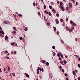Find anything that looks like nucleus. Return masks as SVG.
<instances>
[{"label": "nucleus", "mask_w": 80, "mask_h": 80, "mask_svg": "<svg viewBox=\"0 0 80 80\" xmlns=\"http://www.w3.org/2000/svg\"><path fill=\"white\" fill-rule=\"evenodd\" d=\"M70 23L71 24H72V25H73V26H77V24H75V22H73V21L71 20L70 21Z\"/></svg>", "instance_id": "1"}, {"label": "nucleus", "mask_w": 80, "mask_h": 80, "mask_svg": "<svg viewBox=\"0 0 80 80\" xmlns=\"http://www.w3.org/2000/svg\"><path fill=\"white\" fill-rule=\"evenodd\" d=\"M61 9L62 11H65V8L63 6H60Z\"/></svg>", "instance_id": "2"}, {"label": "nucleus", "mask_w": 80, "mask_h": 80, "mask_svg": "<svg viewBox=\"0 0 80 80\" xmlns=\"http://www.w3.org/2000/svg\"><path fill=\"white\" fill-rule=\"evenodd\" d=\"M0 33H1L2 34V35L5 34V32H4L1 30L0 31Z\"/></svg>", "instance_id": "3"}, {"label": "nucleus", "mask_w": 80, "mask_h": 80, "mask_svg": "<svg viewBox=\"0 0 80 80\" xmlns=\"http://www.w3.org/2000/svg\"><path fill=\"white\" fill-rule=\"evenodd\" d=\"M55 22H56V23L57 24H58V23H59V21H58V19H55Z\"/></svg>", "instance_id": "4"}, {"label": "nucleus", "mask_w": 80, "mask_h": 80, "mask_svg": "<svg viewBox=\"0 0 80 80\" xmlns=\"http://www.w3.org/2000/svg\"><path fill=\"white\" fill-rule=\"evenodd\" d=\"M52 12H53L54 13H56V11L55 10V9H52Z\"/></svg>", "instance_id": "5"}, {"label": "nucleus", "mask_w": 80, "mask_h": 80, "mask_svg": "<svg viewBox=\"0 0 80 80\" xmlns=\"http://www.w3.org/2000/svg\"><path fill=\"white\" fill-rule=\"evenodd\" d=\"M42 62L43 63H44V64H45V63H46V61L45 60H42Z\"/></svg>", "instance_id": "6"}, {"label": "nucleus", "mask_w": 80, "mask_h": 80, "mask_svg": "<svg viewBox=\"0 0 80 80\" xmlns=\"http://www.w3.org/2000/svg\"><path fill=\"white\" fill-rule=\"evenodd\" d=\"M69 7L70 8H72V4L70 2L69 3Z\"/></svg>", "instance_id": "7"}, {"label": "nucleus", "mask_w": 80, "mask_h": 80, "mask_svg": "<svg viewBox=\"0 0 80 80\" xmlns=\"http://www.w3.org/2000/svg\"><path fill=\"white\" fill-rule=\"evenodd\" d=\"M53 28H54V32L56 31L57 30V28H56L55 27H53Z\"/></svg>", "instance_id": "8"}, {"label": "nucleus", "mask_w": 80, "mask_h": 80, "mask_svg": "<svg viewBox=\"0 0 80 80\" xmlns=\"http://www.w3.org/2000/svg\"><path fill=\"white\" fill-rule=\"evenodd\" d=\"M60 7H62V6H63V3L62 2H60Z\"/></svg>", "instance_id": "9"}, {"label": "nucleus", "mask_w": 80, "mask_h": 80, "mask_svg": "<svg viewBox=\"0 0 80 80\" xmlns=\"http://www.w3.org/2000/svg\"><path fill=\"white\" fill-rule=\"evenodd\" d=\"M5 39L6 40H8V36H6L5 38Z\"/></svg>", "instance_id": "10"}, {"label": "nucleus", "mask_w": 80, "mask_h": 80, "mask_svg": "<svg viewBox=\"0 0 80 80\" xmlns=\"http://www.w3.org/2000/svg\"><path fill=\"white\" fill-rule=\"evenodd\" d=\"M38 69H39V70L40 71H42V68H40V67H38Z\"/></svg>", "instance_id": "11"}, {"label": "nucleus", "mask_w": 80, "mask_h": 80, "mask_svg": "<svg viewBox=\"0 0 80 80\" xmlns=\"http://www.w3.org/2000/svg\"><path fill=\"white\" fill-rule=\"evenodd\" d=\"M13 29L14 30H15V31H16V30H17V28H16L14 27H13Z\"/></svg>", "instance_id": "12"}, {"label": "nucleus", "mask_w": 80, "mask_h": 80, "mask_svg": "<svg viewBox=\"0 0 80 80\" xmlns=\"http://www.w3.org/2000/svg\"><path fill=\"white\" fill-rule=\"evenodd\" d=\"M66 10H68L69 9V7H68L67 6L66 8Z\"/></svg>", "instance_id": "13"}, {"label": "nucleus", "mask_w": 80, "mask_h": 80, "mask_svg": "<svg viewBox=\"0 0 80 80\" xmlns=\"http://www.w3.org/2000/svg\"><path fill=\"white\" fill-rule=\"evenodd\" d=\"M24 30H25V31H27V30H28V28H27V27H26L25 28V29H24Z\"/></svg>", "instance_id": "14"}, {"label": "nucleus", "mask_w": 80, "mask_h": 80, "mask_svg": "<svg viewBox=\"0 0 80 80\" xmlns=\"http://www.w3.org/2000/svg\"><path fill=\"white\" fill-rule=\"evenodd\" d=\"M60 55H61V57L62 58H63V55L62 54L60 53Z\"/></svg>", "instance_id": "15"}, {"label": "nucleus", "mask_w": 80, "mask_h": 80, "mask_svg": "<svg viewBox=\"0 0 80 80\" xmlns=\"http://www.w3.org/2000/svg\"><path fill=\"white\" fill-rule=\"evenodd\" d=\"M44 9H46L47 8V7H46V5L45 4L44 5Z\"/></svg>", "instance_id": "16"}, {"label": "nucleus", "mask_w": 80, "mask_h": 80, "mask_svg": "<svg viewBox=\"0 0 80 80\" xmlns=\"http://www.w3.org/2000/svg\"><path fill=\"white\" fill-rule=\"evenodd\" d=\"M12 33H13L14 34H16V33H17V32H16L15 31L12 32Z\"/></svg>", "instance_id": "17"}, {"label": "nucleus", "mask_w": 80, "mask_h": 80, "mask_svg": "<svg viewBox=\"0 0 80 80\" xmlns=\"http://www.w3.org/2000/svg\"><path fill=\"white\" fill-rule=\"evenodd\" d=\"M63 61L64 62V64H66V63H67V61L64 60Z\"/></svg>", "instance_id": "18"}, {"label": "nucleus", "mask_w": 80, "mask_h": 80, "mask_svg": "<svg viewBox=\"0 0 80 80\" xmlns=\"http://www.w3.org/2000/svg\"><path fill=\"white\" fill-rule=\"evenodd\" d=\"M67 30L68 31V30H69V29H68V26L66 27V28Z\"/></svg>", "instance_id": "19"}, {"label": "nucleus", "mask_w": 80, "mask_h": 80, "mask_svg": "<svg viewBox=\"0 0 80 80\" xmlns=\"http://www.w3.org/2000/svg\"><path fill=\"white\" fill-rule=\"evenodd\" d=\"M46 65H47V66H49V63H48V62H46Z\"/></svg>", "instance_id": "20"}, {"label": "nucleus", "mask_w": 80, "mask_h": 80, "mask_svg": "<svg viewBox=\"0 0 80 80\" xmlns=\"http://www.w3.org/2000/svg\"><path fill=\"white\" fill-rule=\"evenodd\" d=\"M12 75L13 76V77H15V73H12Z\"/></svg>", "instance_id": "21"}, {"label": "nucleus", "mask_w": 80, "mask_h": 80, "mask_svg": "<svg viewBox=\"0 0 80 80\" xmlns=\"http://www.w3.org/2000/svg\"><path fill=\"white\" fill-rule=\"evenodd\" d=\"M48 14L49 15H50V16H52V14L51 13V12H49Z\"/></svg>", "instance_id": "22"}, {"label": "nucleus", "mask_w": 80, "mask_h": 80, "mask_svg": "<svg viewBox=\"0 0 80 80\" xmlns=\"http://www.w3.org/2000/svg\"><path fill=\"white\" fill-rule=\"evenodd\" d=\"M44 12L45 13H47V14H48V12L46 10L44 11Z\"/></svg>", "instance_id": "23"}, {"label": "nucleus", "mask_w": 80, "mask_h": 80, "mask_svg": "<svg viewBox=\"0 0 80 80\" xmlns=\"http://www.w3.org/2000/svg\"><path fill=\"white\" fill-rule=\"evenodd\" d=\"M72 73L74 75H75V74H76V73H75V71H73Z\"/></svg>", "instance_id": "24"}, {"label": "nucleus", "mask_w": 80, "mask_h": 80, "mask_svg": "<svg viewBox=\"0 0 80 80\" xmlns=\"http://www.w3.org/2000/svg\"><path fill=\"white\" fill-rule=\"evenodd\" d=\"M8 22L7 21H5L4 22V23H5V24H7Z\"/></svg>", "instance_id": "25"}, {"label": "nucleus", "mask_w": 80, "mask_h": 80, "mask_svg": "<svg viewBox=\"0 0 80 80\" xmlns=\"http://www.w3.org/2000/svg\"><path fill=\"white\" fill-rule=\"evenodd\" d=\"M56 54L55 53V52H53L52 53V55L53 56H55Z\"/></svg>", "instance_id": "26"}, {"label": "nucleus", "mask_w": 80, "mask_h": 80, "mask_svg": "<svg viewBox=\"0 0 80 80\" xmlns=\"http://www.w3.org/2000/svg\"><path fill=\"white\" fill-rule=\"evenodd\" d=\"M49 7L50 9H52V6H49Z\"/></svg>", "instance_id": "27"}, {"label": "nucleus", "mask_w": 80, "mask_h": 80, "mask_svg": "<svg viewBox=\"0 0 80 80\" xmlns=\"http://www.w3.org/2000/svg\"><path fill=\"white\" fill-rule=\"evenodd\" d=\"M56 16L57 17H59V16H60V15H59V14H58V13H57L56 14Z\"/></svg>", "instance_id": "28"}, {"label": "nucleus", "mask_w": 80, "mask_h": 80, "mask_svg": "<svg viewBox=\"0 0 80 80\" xmlns=\"http://www.w3.org/2000/svg\"><path fill=\"white\" fill-rule=\"evenodd\" d=\"M26 77H28V78H29V75L28 74H26Z\"/></svg>", "instance_id": "29"}, {"label": "nucleus", "mask_w": 80, "mask_h": 80, "mask_svg": "<svg viewBox=\"0 0 80 80\" xmlns=\"http://www.w3.org/2000/svg\"><path fill=\"white\" fill-rule=\"evenodd\" d=\"M64 75L66 77H68V74H67V73H65Z\"/></svg>", "instance_id": "30"}, {"label": "nucleus", "mask_w": 80, "mask_h": 80, "mask_svg": "<svg viewBox=\"0 0 80 80\" xmlns=\"http://www.w3.org/2000/svg\"><path fill=\"white\" fill-rule=\"evenodd\" d=\"M18 17H22V15L21 14H19L18 15Z\"/></svg>", "instance_id": "31"}, {"label": "nucleus", "mask_w": 80, "mask_h": 80, "mask_svg": "<svg viewBox=\"0 0 80 80\" xmlns=\"http://www.w3.org/2000/svg\"><path fill=\"white\" fill-rule=\"evenodd\" d=\"M52 48L53 49H55V46H53L52 47Z\"/></svg>", "instance_id": "32"}, {"label": "nucleus", "mask_w": 80, "mask_h": 80, "mask_svg": "<svg viewBox=\"0 0 80 80\" xmlns=\"http://www.w3.org/2000/svg\"><path fill=\"white\" fill-rule=\"evenodd\" d=\"M33 5L34 7H35V2L33 3Z\"/></svg>", "instance_id": "33"}, {"label": "nucleus", "mask_w": 80, "mask_h": 80, "mask_svg": "<svg viewBox=\"0 0 80 80\" xmlns=\"http://www.w3.org/2000/svg\"><path fill=\"white\" fill-rule=\"evenodd\" d=\"M60 22H63V20L62 19H60Z\"/></svg>", "instance_id": "34"}, {"label": "nucleus", "mask_w": 80, "mask_h": 80, "mask_svg": "<svg viewBox=\"0 0 80 80\" xmlns=\"http://www.w3.org/2000/svg\"><path fill=\"white\" fill-rule=\"evenodd\" d=\"M6 58H7V59H10V58L8 57H6Z\"/></svg>", "instance_id": "35"}, {"label": "nucleus", "mask_w": 80, "mask_h": 80, "mask_svg": "<svg viewBox=\"0 0 80 80\" xmlns=\"http://www.w3.org/2000/svg\"><path fill=\"white\" fill-rule=\"evenodd\" d=\"M60 63L62 65H63V61H61Z\"/></svg>", "instance_id": "36"}, {"label": "nucleus", "mask_w": 80, "mask_h": 80, "mask_svg": "<svg viewBox=\"0 0 80 80\" xmlns=\"http://www.w3.org/2000/svg\"><path fill=\"white\" fill-rule=\"evenodd\" d=\"M59 60H62V58L60 57L59 58Z\"/></svg>", "instance_id": "37"}, {"label": "nucleus", "mask_w": 80, "mask_h": 80, "mask_svg": "<svg viewBox=\"0 0 80 80\" xmlns=\"http://www.w3.org/2000/svg\"><path fill=\"white\" fill-rule=\"evenodd\" d=\"M8 69L9 72H10V67H8Z\"/></svg>", "instance_id": "38"}, {"label": "nucleus", "mask_w": 80, "mask_h": 80, "mask_svg": "<svg viewBox=\"0 0 80 80\" xmlns=\"http://www.w3.org/2000/svg\"><path fill=\"white\" fill-rule=\"evenodd\" d=\"M11 45H15V43L12 42L11 43Z\"/></svg>", "instance_id": "39"}, {"label": "nucleus", "mask_w": 80, "mask_h": 80, "mask_svg": "<svg viewBox=\"0 0 80 80\" xmlns=\"http://www.w3.org/2000/svg\"><path fill=\"white\" fill-rule=\"evenodd\" d=\"M22 38H22V37H20L19 38V39H20L21 40H22Z\"/></svg>", "instance_id": "40"}, {"label": "nucleus", "mask_w": 80, "mask_h": 80, "mask_svg": "<svg viewBox=\"0 0 80 80\" xmlns=\"http://www.w3.org/2000/svg\"><path fill=\"white\" fill-rule=\"evenodd\" d=\"M78 67L79 68H80V64H78Z\"/></svg>", "instance_id": "41"}, {"label": "nucleus", "mask_w": 80, "mask_h": 80, "mask_svg": "<svg viewBox=\"0 0 80 80\" xmlns=\"http://www.w3.org/2000/svg\"><path fill=\"white\" fill-rule=\"evenodd\" d=\"M62 71L63 73H64V72H65V71H64V70H63V69H62Z\"/></svg>", "instance_id": "42"}, {"label": "nucleus", "mask_w": 80, "mask_h": 80, "mask_svg": "<svg viewBox=\"0 0 80 80\" xmlns=\"http://www.w3.org/2000/svg\"><path fill=\"white\" fill-rule=\"evenodd\" d=\"M57 55H58V57H60V54H58Z\"/></svg>", "instance_id": "43"}, {"label": "nucleus", "mask_w": 80, "mask_h": 80, "mask_svg": "<svg viewBox=\"0 0 80 80\" xmlns=\"http://www.w3.org/2000/svg\"><path fill=\"white\" fill-rule=\"evenodd\" d=\"M59 68H60V69H62V66H60L59 67Z\"/></svg>", "instance_id": "44"}, {"label": "nucleus", "mask_w": 80, "mask_h": 80, "mask_svg": "<svg viewBox=\"0 0 80 80\" xmlns=\"http://www.w3.org/2000/svg\"><path fill=\"white\" fill-rule=\"evenodd\" d=\"M38 15H40V12H38Z\"/></svg>", "instance_id": "45"}, {"label": "nucleus", "mask_w": 80, "mask_h": 80, "mask_svg": "<svg viewBox=\"0 0 80 80\" xmlns=\"http://www.w3.org/2000/svg\"><path fill=\"white\" fill-rule=\"evenodd\" d=\"M0 30H2V28L1 26H0Z\"/></svg>", "instance_id": "46"}, {"label": "nucleus", "mask_w": 80, "mask_h": 80, "mask_svg": "<svg viewBox=\"0 0 80 80\" xmlns=\"http://www.w3.org/2000/svg\"><path fill=\"white\" fill-rule=\"evenodd\" d=\"M71 28H72V30H73V29H74V27H72Z\"/></svg>", "instance_id": "47"}, {"label": "nucleus", "mask_w": 80, "mask_h": 80, "mask_svg": "<svg viewBox=\"0 0 80 80\" xmlns=\"http://www.w3.org/2000/svg\"><path fill=\"white\" fill-rule=\"evenodd\" d=\"M65 57L66 58H68V57L67 55H65Z\"/></svg>", "instance_id": "48"}, {"label": "nucleus", "mask_w": 80, "mask_h": 80, "mask_svg": "<svg viewBox=\"0 0 80 80\" xmlns=\"http://www.w3.org/2000/svg\"><path fill=\"white\" fill-rule=\"evenodd\" d=\"M5 53H8V51H5Z\"/></svg>", "instance_id": "49"}, {"label": "nucleus", "mask_w": 80, "mask_h": 80, "mask_svg": "<svg viewBox=\"0 0 80 80\" xmlns=\"http://www.w3.org/2000/svg\"><path fill=\"white\" fill-rule=\"evenodd\" d=\"M47 25H50V23L48 22Z\"/></svg>", "instance_id": "50"}, {"label": "nucleus", "mask_w": 80, "mask_h": 80, "mask_svg": "<svg viewBox=\"0 0 80 80\" xmlns=\"http://www.w3.org/2000/svg\"><path fill=\"white\" fill-rule=\"evenodd\" d=\"M78 80H80V77H78Z\"/></svg>", "instance_id": "51"}, {"label": "nucleus", "mask_w": 80, "mask_h": 80, "mask_svg": "<svg viewBox=\"0 0 80 80\" xmlns=\"http://www.w3.org/2000/svg\"><path fill=\"white\" fill-rule=\"evenodd\" d=\"M14 53L15 54H17V51H15L14 52Z\"/></svg>", "instance_id": "52"}, {"label": "nucleus", "mask_w": 80, "mask_h": 80, "mask_svg": "<svg viewBox=\"0 0 80 80\" xmlns=\"http://www.w3.org/2000/svg\"><path fill=\"white\" fill-rule=\"evenodd\" d=\"M66 21H67V22H68V18H66Z\"/></svg>", "instance_id": "53"}, {"label": "nucleus", "mask_w": 80, "mask_h": 80, "mask_svg": "<svg viewBox=\"0 0 80 80\" xmlns=\"http://www.w3.org/2000/svg\"><path fill=\"white\" fill-rule=\"evenodd\" d=\"M72 2H75V0H71Z\"/></svg>", "instance_id": "54"}, {"label": "nucleus", "mask_w": 80, "mask_h": 80, "mask_svg": "<svg viewBox=\"0 0 80 80\" xmlns=\"http://www.w3.org/2000/svg\"><path fill=\"white\" fill-rule=\"evenodd\" d=\"M66 79L67 80H69V79H68V78H66Z\"/></svg>", "instance_id": "55"}, {"label": "nucleus", "mask_w": 80, "mask_h": 80, "mask_svg": "<svg viewBox=\"0 0 80 80\" xmlns=\"http://www.w3.org/2000/svg\"><path fill=\"white\" fill-rule=\"evenodd\" d=\"M0 36H1V37H3V36H2V34H0Z\"/></svg>", "instance_id": "56"}, {"label": "nucleus", "mask_w": 80, "mask_h": 80, "mask_svg": "<svg viewBox=\"0 0 80 80\" xmlns=\"http://www.w3.org/2000/svg\"><path fill=\"white\" fill-rule=\"evenodd\" d=\"M75 40L76 41H77V40H78V39H77L76 38L75 39Z\"/></svg>", "instance_id": "57"}, {"label": "nucleus", "mask_w": 80, "mask_h": 80, "mask_svg": "<svg viewBox=\"0 0 80 80\" xmlns=\"http://www.w3.org/2000/svg\"><path fill=\"white\" fill-rule=\"evenodd\" d=\"M0 73H2V71L1 70V68H0Z\"/></svg>", "instance_id": "58"}, {"label": "nucleus", "mask_w": 80, "mask_h": 80, "mask_svg": "<svg viewBox=\"0 0 80 80\" xmlns=\"http://www.w3.org/2000/svg\"><path fill=\"white\" fill-rule=\"evenodd\" d=\"M51 3L52 5H53L54 4L52 2H51Z\"/></svg>", "instance_id": "59"}, {"label": "nucleus", "mask_w": 80, "mask_h": 80, "mask_svg": "<svg viewBox=\"0 0 80 80\" xmlns=\"http://www.w3.org/2000/svg\"><path fill=\"white\" fill-rule=\"evenodd\" d=\"M78 3L77 2H76V5H78Z\"/></svg>", "instance_id": "60"}, {"label": "nucleus", "mask_w": 80, "mask_h": 80, "mask_svg": "<svg viewBox=\"0 0 80 80\" xmlns=\"http://www.w3.org/2000/svg\"><path fill=\"white\" fill-rule=\"evenodd\" d=\"M78 60L79 61H80V58H78Z\"/></svg>", "instance_id": "61"}, {"label": "nucleus", "mask_w": 80, "mask_h": 80, "mask_svg": "<svg viewBox=\"0 0 80 80\" xmlns=\"http://www.w3.org/2000/svg\"><path fill=\"white\" fill-rule=\"evenodd\" d=\"M69 31H70V32H72V30L70 29V30H69Z\"/></svg>", "instance_id": "62"}, {"label": "nucleus", "mask_w": 80, "mask_h": 80, "mask_svg": "<svg viewBox=\"0 0 80 80\" xmlns=\"http://www.w3.org/2000/svg\"><path fill=\"white\" fill-rule=\"evenodd\" d=\"M59 1H58V2H57V3H58V4H59Z\"/></svg>", "instance_id": "63"}, {"label": "nucleus", "mask_w": 80, "mask_h": 80, "mask_svg": "<svg viewBox=\"0 0 80 80\" xmlns=\"http://www.w3.org/2000/svg\"><path fill=\"white\" fill-rule=\"evenodd\" d=\"M75 72H76V73H77L78 71H77V70H75Z\"/></svg>", "instance_id": "64"}]
</instances>
